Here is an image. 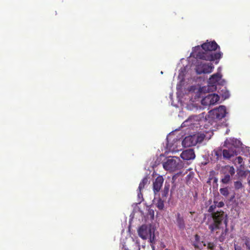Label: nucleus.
I'll return each mask as SVG.
<instances>
[{"label":"nucleus","instance_id":"21","mask_svg":"<svg viewBox=\"0 0 250 250\" xmlns=\"http://www.w3.org/2000/svg\"><path fill=\"white\" fill-rule=\"evenodd\" d=\"M216 208V206L215 203H213V204L210 206L208 209V211L209 213H211L210 214L213 213L215 212H214V210ZM216 211L215 212H216Z\"/></svg>","mask_w":250,"mask_h":250},{"label":"nucleus","instance_id":"28","mask_svg":"<svg viewBox=\"0 0 250 250\" xmlns=\"http://www.w3.org/2000/svg\"><path fill=\"white\" fill-rule=\"evenodd\" d=\"M182 174V172H178L176 174H174L173 176H172V181L173 182H174L176 179H177V178L180 176L181 174Z\"/></svg>","mask_w":250,"mask_h":250},{"label":"nucleus","instance_id":"4","mask_svg":"<svg viewBox=\"0 0 250 250\" xmlns=\"http://www.w3.org/2000/svg\"><path fill=\"white\" fill-rule=\"evenodd\" d=\"M139 236L144 240L149 238L150 242L152 244L155 243V235L154 231L148 228L147 226L143 225L141 226L138 230Z\"/></svg>","mask_w":250,"mask_h":250},{"label":"nucleus","instance_id":"12","mask_svg":"<svg viewBox=\"0 0 250 250\" xmlns=\"http://www.w3.org/2000/svg\"><path fill=\"white\" fill-rule=\"evenodd\" d=\"M222 154L224 158L229 159L232 156H234V155H236V152L235 150L230 148L229 149H224Z\"/></svg>","mask_w":250,"mask_h":250},{"label":"nucleus","instance_id":"3","mask_svg":"<svg viewBox=\"0 0 250 250\" xmlns=\"http://www.w3.org/2000/svg\"><path fill=\"white\" fill-rule=\"evenodd\" d=\"M164 168L170 172L175 171L183 167L180 159L177 157H173L168 159L166 162L163 164Z\"/></svg>","mask_w":250,"mask_h":250},{"label":"nucleus","instance_id":"38","mask_svg":"<svg viewBox=\"0 0 250 250\" xmlns=\"http://www.w3.org/2000/svg\"><path fill=\"white\" fill-rule=\"evenodd\" d=\"M249 185L250 186V180L249 181Z\"/></svg>","mask_w":250,"mask_h":250},{"label":"nucleus","instance_id":"26","mask_svg":"<svg viewBox=\"0 0 250 250\" xmlns=\"http://www.w3.org/2000/svg\"><path fill=\"white\" fill-rule=\"evenodd\" d=\"M228 171L231 176H233L235 174V169L233 167H229Z\"/></svg>","mask_w":250,"mask_h":250},{"label":"nucleus","instance_id":"37","mask_svg":"<svg viewBox=\"0 0 250 250\" xmlns=\"http://www.w3.org/2000/svg\"><path fill=\"white\" fill-rule=\"evenodd\" d=\"M216 155H218V152H216Z\"/></svg>","mask_w":250,"mask_h":250},{"label":"nucleus","instance_id":"36","mask_svg":"<svg viewBox=\"0 0 250 250\" xmlns=\"http://www.w3.org/2000/svg\"><path fill=\"white\" fill-rule=\"evenodd\" d=\"M196 47L197 48H200V46H197Z\"/></svg>","mask_w":250,"mask_h":250},{"label":"nucleus","instance_id":"15","mask_svg":"<svg viewBox=\"0 0 250 250\" xmlns=\"http://www.w3.org/2000/svg\"><path fill=\"white\" fill-rule=\"evenodd\" d=\"M196 142V144L198 143H201L203 141L205 138V135L204 134H194Z\"/></svg>","mask_w":250,"mask_h":250},{"label":"nucleus","instance_id":"13","mask_svg":"<svg viewBox=\"0 0 250 250\" xmlns=\"http://www.w3.org/2000/svg\"><path fill=\"white\" fill-rule=\"evenodd\" d=\"M221 75L219 73H216L211 76L209 79V81L212 84H215L221 79Z\"/></svg>","mask_w":250,"mask_h":250},{"label":"nucleus","instance_id":"5","mask_svg":"<svg viewBox=\"0 0 250 250\" xmlns=\"http://www.w3.org/2000/svg\"><path fill=\"white\" fill-rule=\"evenodd\" d=\"M226 113V107L224 105H220L218 108L209 111L208 117L213 120H220L225 117Z\"/></svg>","mask_w":250,"mask_h":250},{"label":"nucleus","instance_id":"25","mask_svg":"<svg viewBox=\"0 0 250 250\" xmlns=\"http://www.w3.org/2000/svg\"><path fill=\"white\" fill-rule=\"evenodd\" d=\"M197 117L196 116H191L190 117H189L188 118V120H187L186 121H185L184 123H183V124H187L188 122L190 123V124H192V123H191L192 122V120H194V118H196Z\"/></svg>","mask_w":250,"mask_h":250},{"label":"nucleus","instance_id":"9","mask_svg":"<svg viewBox=\"0 0 250 250\" xmlns=\"http://www.w3.org/2000/svg\"><path fill=\"white\" fill-rule=\"evenodd\" d=\"M180 156L183 160H189L193 159L195 157V155L192 149H188L183 151L181 153Z\"/></svg>","mask_w":250,"mask_h":250},{"label":"nucleus","instance_id":"18","mask_svg":"<svg viewBox=\"0 0 250 250\" xmlns=\"http://www.w3.org/2000/svg\"><path fill=\"white\" fill-rule=\"evenodd\" d=\"M220 193L224 196L227 197L229 194V191L228 188H221L220 189Z\"/></svg>","mask_w":250,"mask_h":250},{"label":"nucleus","instance_id":"10","mask_svg":"<svg viewBox=\"0 0 250 250\" xmlns=\"http://www.w3.org/2000/svg\"><path fill=\"white\" fill-rule=\"evenodd\" d=\"M164 178L162 176H158L153 182V188L155 193L159 192L163 185Z\"/></svg>","mask_w":250,"mask_h":250},{"label":"nucleus","instance_id":"33","mask_svg":"<svg viewBox=\"0 0 250 250\" xmlns=\"http://www.w3.org/2000/svg\"><path fill=\"white\" fill-rule=\"evenodd\" d=\"M141 196H142L143 194L141 193V191H139V193H138V196L140 197Z\"/></svg>","mask_w":250,"mask_h":250},{"label":"nucleus","instance_id":"14","mask_svg":"<svg viewBox=\"0 0 250 250\" xmlns=\"http://www.w3.org/2000/svg\"><path fill=\"white\" fill-rule=\"evenodd\" d=\"M241 240L244 242V244L247 250H250V238L247 236H243Z\"/></svg>","mask_w":250,"mask_h":250},{"label":"nucleus","instance_id":"32","mask_svg":"<svg viewBox=\"0 0 250 250\" xmlns=\"http://www.w3.org/2000/svg\"><path fill=\"white\" fill-rule=\"evenodd\" d=\"M234 250H243L240 246L234 245Z\"/></svg>","mask_w":250,"mask_h":250},{"label":"nucleus","instance_id":"6","mask_svg":"<svg viewBox=\"0 0 250 250\" xmlns=\"http://www.w3.org/2000/svg\"><path fill=\"white\" fill-rule=\"evenodd\" d=\"M214 69V66L212 63H206L198 62L196 65L195 70L198 74L202 73H210Z\"/></svg>","mask_w":250,"mask_h":250},{"label":"nucleus","instance_id":"22","mask_svg":"<svg viewBox=\"0 0 250 250\" xmlns=\"http://www.w3.org/2000/svg\"><path fill=\"white\" fill-rule=\"evenodd\" d=\"M234 188L236 189H239L242 188L243 185L240 181H236L234 184Z\"/></svg>","mask_w":250,"mask_h":250},{"label":"nucleus","instance_id":"8","mask_svg":"<svg viewBox=\"0 0 250 250\" xmlns=\"http://www.w3.org/2000/svg\"><path fill=\"white\" fill-rule=\"evenodd\" d=\"M195 137L194 135L186 137L182 141L183 146L184 147H190L195 146L197 144Z\"/></svg>","mask_w":250,"mask_h":250},{"label":"nucleus","instance_id":"20","mask_svg":"<svg viewBox=\"0 0 250 250\" xmlns=\"http://www.w3.org/2000/svg\"><path fill=\"white\" fill-rule=\"evenodd\" d=\"M156 206L159 209H160V210L163 209L164 208V201L162 199H159L157 201V203L156 204Z\"/></svg>","mask_w":250,"mask_h":250},{"label":"nucleus","instance_id":"40","mask_svg":"<svg viewBox=\"0 0 250 250\" xmlns=\"http://www.w3.org/2000/svg\"><path fill=\"white\" fill-rule=\"evenodd\" d=\"M165 250H168V249H165Z\"/></svg>","mask_w":250,"mask_h":250},{"label":"nucleus","instance_id":"7","mask_svg":"<svg viewBox=\"0 0 250 250\" xmlns=\"http://www.w3.org/2000/svg\"><path fill=\"white\" fill-rule=\"evenodd\" d=\"M220 100V97L215 94H208L201 101L203 105H214Z\"/></svg>","mask_w":250,"mask_h":250},{"label":"nucleus","instance_id":"1","mask_svg":"<svg viewBox=\"0 0 250 250\" xmlns=\"http://www.w3.org/2000/svg\"><path fill=\"white\" fill-rule=\"evenodd\" d=\"M206 224L211 233H213L217 230L221 229L223 223L225 224V229H223L220 235L218 237V240L222 242L226 239V235L229 231L228 227V215L222 210L217 211L212 214H208L206 218Z\"/></svg>","mask_w":250,"mask_h":250},{"label":"nucleus","instance_id":"30","mask_svg":"<svg viewBox=\"0 0 250 250\" xmlns=\"http://www.w3.org/2000/svg\"><path fill=\"white\" fill-rule=\"evenodd\" d=\"M194 238H195V241H196L197 242H199L200 239V237L199 235H198L197 234H195L194 236Z\"/></svg>","mask_w":250,"mask_h":250},{"label":"nucleus","instance_id":"34","mask_svg":"<svg viewBox=\"0 0 250 250\" xmlns=\"http://www.w3.org/2000/svg\"><path fill=\"white\" fill-rule=\"evenodd\" d=\"M225 98H227L229 97V94H228V93H227V95H225Z\"/></svg>","mask_w":250,"mask_h":250},{"label":"nucleus","instance_id":"35","mask_svg":"<svg viewBox=\"0 0 250 250\" xmlns=\"http://www.w3.org/2000/svg\"><path fill=\"white\" fill-rule=\"evenodd\" d=\"M214 182H215V183H216V182H217V179L215 178L214 179Z\"/></svg>","mask_w":250,"mask_h":250},{"label":"nucleus","instance_id":"24","mask_svg":"<svg viewBox=\"0 0 250 250\" xmlns=\"http://www.w3.org/2000/svg\"><path fill=\"white\" fill-rule=\"evenodd\" d=\"M214 203L215 204L216 207L218 208H222L224 206V203L223 202H218L216 201H214Z\"/></svg>","mask_w":250,"mask_h":250},{"label":"nucleus","instance_id":"23","mask_svg":"<svg viewBox=\"0 0 250 250\" xmlns=\"http://www.w3.org/2000/svg\"><path fill=\"white\" fill-rule=\"evenodd\" d=\"M215 247V245L213 242H208V243L207 248L210 250H214Z\"/></svg>","mask_w":250,"mask_h":250},{"label":"nucleus","instance_id":"2","mask_svg":"<svg viewBox=\"0 0 250 250\" xmlns=\"http://www.w3.org/2000/svg\"><path fill=\"white\" fill-rule=\"evenodd\" d=\"M201 47L205 51L204 52H198L196 54V58L208 61H213L219 60L222 56L223 53L219 51L216 53H213L217 49L220 50V46L215 41L207 42L201 45Z\"/></svg>","mask_w":250,"mask_h":250},{"label":"nucleus","instance_id":"19","mask_svg":"<svg viewBox=\"0 0 250 250\" xmlns=\"http://www.w3.org/2000/svg\"><path fill=\"white\" fill-rule=\"evenodd\" d=\"M230 180V177L229 174H226L224 178L221 179V182L225 184L229 183Z\"/></svg>","mask_w":250,"mask_h":250},{"label":"nucleus","instance_id":"11","mask_svg":"<svg viewBox=\"0 0 250 250\" xmlns=\"http://www.w3.org/2000/svg\"><path fill=\"white\" fill-rule=\"evenodd\" d=\"M176 222L178 228L183 230L186 228V224L184 219L179 212L176 214Z\"/></svg>","mask_w":250,"mask_h":250},{"label":"nucleus","instance_id":"31","mask_svg":"<svg viewBox=\"0 0 250 250\" xmlns=\"http://www.w3.org/2000/svg\"><path fill=\"white\" fill-rule=\"evenodd\" d=\"M199 242H197L196 241H194L193 243V246H194V247L195 248V249H198L199 248Z\"/></svg>","mask_w":250,"mask_h":250},{"label":"nucleus","instance_id":"39","mask_svg":"<svg viewBox=\"0 0 250 250\" xmlns=\"http://www.w3.org/2000/svg\"><path fill=\"white\" fill-rule=\"evenodd\" d=\"M204 246H206V244H205V243H204Z\"/></svg>","mask_w":250,"mask_h":250},{"label":"nucleus","instance_id":"16","mask_svg":"<svg viewBox=\"0 0 250 250\" xmlns=\"http://www.w3.org/2000/svg\"><path fill=\"white\" fill-rule=\"evenodd\" d=\"M147 182L148 179L146 177H145L142 179L138 187V190H139V191H141V190L143 189H144L145 185L147 184Z\"/></svg>","mask_w":250,"mask_h":250},{"label":"nucleus","instance_id":"29","mask_svg":"<svg viewBox=\"0 0 250 250\" xmlns=\"http://www.w3.org/2000/svg\"><path fill=\"white\" fill-rule=\"evenodd\" d=\"M168 190H169V185L167 186L166 184H165L164 190V194L165 195L167 194L168 192Z\"/></svg>","mask_w":250,"mask_h":250},{"label":"nucleus","instance_id":"17","mask_svg":"<svg viewBox=\"0 0 250 250\" xmlns=\"http://www.w3.org/2000/svg\"><path fill=\"white\" fill-rule=\"evenodd\" d=\"M122 250H140V247L139 245H135L132 246V248L129 249L126 245L123 244Z\"/></svg>","mask_w":250,"mask_h":250},{"label":"nucleus","instance_id":"27","mask_svg":"<svg viewBox=\"0 0 250 250\" xmlns=\"http://www.w3.org/2000/svg\"><path fill=\"white\" fill-rule=\"evenodd\" d=\"M235 162L238 164L241 165L243 162V158L241 156H238L236 158Z\"/></svg>","mask_w":250,"mask_h":250}]
</instances>
